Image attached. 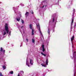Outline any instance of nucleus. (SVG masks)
<instances>
[{"instance_id":"obj_32","label":"nucleus","mask_w":76,"mask_h":76,"mask_svg":"<svg viewBox=\"0 0 76 76\" xmlns=\"http://www.w3.org/2000/svg\"><path fill=\"white\" fill-rule=\"evenodd\" d=\"M31 14H34V12H33V11H32V12H31Z\"/></svg>"},{"instance_id":"obj_24","label":"nucleus","mask_w":76,"mask_h":76,"mask_svg":"<svg viewBox=\"0 0 76 76\" xmlns=\"http://www.w3.org/2000/svg\"><path fill=\"white\" fill-rule=\"evenodd\" d=\"M0 76H3V75L1 73V72L0 73Z\"/></svg>"},{"instance_id":"obj_12","label":"nucleus","mask_w":76,"mask_h":76,"mask_svg":"<svg viewBox=\"0 0 76 76\" xmlns=\"http://www.w3.org/2000/svg\"><path fill=\"white\" fill-rule=\"evenodd\" d=\"M3 68L4 69V70H5L6 69V66H3Z\"/></svg>"},{"instance_id":"obj_13","label":"nucleus","mask_w":76,"mask_h":76,"mask_svg":"<svg viewBox=\"0 0 76 76\" xmlns=\"http://www.w3.org/2000/svg\"><path fill=\"white\" fill-rule=\"evenodd\" d=\"M29 28L31 29H32V24H30L29 25Z\"/></svg>"},{"instance_id":"obj_20","label":"nucleus","mask_w":76,"mask_h":76,"mask_svg":"<svg viewBox=\"0 0 76 76\" xmlns=\"http://www.w3.org/2000/svg\"><path fill=\"white\" fill-rule=\"evenodd\" d=\"M10 73L12 75H13V71H12L11 72H10Z\"/></svg>"},{"instance_id":"obj_2","label":"nucleus","mask_w":76,"mask_h":76,"mask_svg":"<svg viewBox=\"0 0 76 76\" xmlns=\"http://www.w3.org/2000/svg\"><path fill=\"white\" fill-rule=\"evenodd\" d=\"M74 58V63H76V51H74V53L73 52V57H72V59H73Z\"/></svg>"},{"instance_id":"obj_23","label":"nucleus","mask_w":76,"mask_h":76,"mask_svg":"<svg viewBox=\"0 0 76 76\" xmlns=\"http://www.w3.org/2000/svg\"><path fill=\"white\" fill-rule=\"evenodd\" d=\"M38 26L39 28V29H40V27L39 26V24H38Z\"/></svg>"},{"instance_id":"obj_1","label":"nucleus","mask_w":76,"mask_h":76,"mask_svg":"<svg viewBox=\"0 0 76 76\" xmlns=\"http://www.w3.org/2000/svg\"><path fill=\"white\" fill-rule=\"evenodd\" d=\"M5 29L6 31L7 34H8L9 33V27H8V25L7 24H6L5 26Z\"/></svg>"},{"instance_id":"obj_19","label":"nucleus","mask_w":76,"mask_h":76,"mask_svg":"<svg viewBox=\"0 0 76 76\" xmlns=\"http://www.w3.org/2000/svg\"><path fill=\"white\" fill-rule=\"evenodd\" d=\"M0 51L2 52L3 51V48H1V50H0Z\"/></svg>"},{"instance_id":"obj_10","label":"nucleus","mask_w":76,"mask_h":76,"mask_svg":"<svg viewBox=\"0 0 76 76\" xmlns=\"http://www.w3.org/2000/svg\"><path fill=\"white\" fill-rule=\"evenodd\" d=\"M41 54L43 56H45V57H46V55H45V54H44L43 53L41 52Z\"/></svg>"},{"instance_id":"obj_18","label":"nucleus","mask_w":76,"mask_h":76,"mask_svg":"<svg viewBox=\"0 0 76 76\" xmlns=\"http://www.w3.org/2000/svg\"><path fill=\"white\" fill-rule=\"evenodd\" d=\"M6 32L4 31V33L3 34V36H4V35H6Z\"/></svg>"},{"instance_id":"obj_14","label":"nucleus","mask_w":76,"mask_h":76,"mask_svg":"<svg viewBox=\"0 0 76 76\" xmlns=\"http://www.w3.org/2000/svg\"><path fill=\"white\" fill-rule=\"evenodd\" d=\"M26 64L27 66H28V67L30 66V65H29V64H28V62H27V61H26Z\"/></svg>"},{"instance_id":"obj_29","label":"nucleus","mask_w":76,"mask_h":76,"mask_svg":"<svg viewBox=\"0 0 76 76\" xmlns=\"http://www.w3.org/2000/svg\"><path fill=\"white\" fill-rule=\"evenodd\" d=\"M26 41H27V42H28V39H26Z\"/></svg>"},{"instance_id":"obj_16","label":"nucleus","mask_w":76,"mask_h":76,"mask_svg":"<svg viewBox=\"0 0 76 76\" xmlns=\"http://www.w3.org/2000/svg\"><path fill=\"white\" fill-rule=\"evenodd\" d=\"M41 65L42 66H43L44 67H46V65L42 64H41Z\"/></svg>"},{"instance_id":"obj_21","label":"nucleus","mask_w":76,"mask_h":76,"mask_svg":"<svg viewBox=\"0 0 76 76\" xmlns=\"http://www.w3.org/2000/svg\"><path fill=\"white\" fill-rule=\"evenodd\" d=\"M21 22L23 24H24V21L23 20H21Z\"/></svg>"},{"instance_id":"obj_25","label":"nucleus","mask_w":76,"mask_h":76,"mask_svg":"<svg viewBox=\"0 0 76 76\" xmlns=\"http://www.w3.org/2000/svg\"><path fill=\"white\" fill-rule=\"evenodd\" d=\"M42 51L43 52H44L45 51V48H43Z\"/></svg>"},{"instance_id":"obj_27","label":"nucleus","mask_w":76,"mask_h":76,"mask_svg":"<svg viewBox=\"0 0 76 76\" xmlns=\"http://www.w3.org/2000/svg\"><path fill=\"white\" fill-rule=\"evenodd\" d=\"M5 50H3V53H5Z\"/></svg>"},{"instance_id":"obj_26","label":"nucleus","mask_w":76,"mask_h":76,"mask_svg":"<svg viewBox=\"0 0 76 76\" xmlns=\"http://www.w3.org/2000/svg\"><path fill=\"white\" fill-rule=\"evenodd\" d=\"M42 48H44V45H42Z\"/></svg>"},{"instance_id":"obj_3","label":"nucleus","mask_w":76,"mask_h":76,"mask_svg":"<svg viewBox=\"0 0 76 76\" xmlns=\"http://www.w3.org/2000/svg\"><path fill=\"white\" fill-rule=\"evenodd\" d=\"M29 12H27L26 13L25 15H26V17H27L28 16V15H29Z\"/></svg>"},{"instance_id":"obj_33","label":"nucleus","mask_w":76,"mask_h":76,"mask_svg":"<svg viewBox=\"0 0 76 76\" xmlns=\"http://www.w3.org/2000/svg\"><path fill=\"white\" fill-rule=\"evenodd\" d=\"M18 76H20V74H18Z\"/></svg>"},{"instance_id":"obj_5","label":"nucleus","mask_w":76,"mask_h":76,"mask_svg":"<svg viewBox=\"0 0 76 76\" xmlns=\"http://www.w3.org/2000/svg\"><path fill=\"white\" fill-rule=\"evenodd\" d=\"M75 38V37L74 36H73L71 38V41L72 42H73V40L74 39V38Z\"/></svg>"},{"instance_id":"obj_30","label":"nucleus","mask_w":76,"mask_h":76,"mask_svg":"<svg viewBox=\"0 0 76 76\" xmlns=\"http://www.w3.org/2000/svg\"><path fill=\"white\" fill-rule=\"evenodd\" d=\"M53 22H54V18L53 19Z\"/></svg>"},{"instance_id":"obj_6","label":"nucleus","mask_w":76,"mask_h":76,"mask_svg":"<svg viewBox=\"0 0 76 76\" xmlns=\"http://www.w3.org/2000/svg\"><path fill=\"white\" fill-rule=\"evenodd\" d=\"M48 59H46V63L47 65H48Z\"/></svg>"},{"instance_id":"obj_15","label":"nucleus","mask_w":76,"mask_h":76,"mask_svg":"<svg viewBox=\"0 0 76 76\" xmlns=\"http://www.w3.org/2000/svg\"><path fill=\"white\" fill-rule=\"evenodd\" d=\"M31 62H32V59L30 60V64H31V65H33V63H31Z\"/></svg>"},{"instance_id":"obj_4","label":"nucleus","mask_w":76,"mask_h":76,"mask_svg":"<svg viewBox=\"0 0 76 76\" xmlns=\"http://www.w3.org/2000/svg\"><path fill=\"white\" fill-rule=\"evenodd\" d=\"M73 21H74V18H72V23H71V25H73Z\"/></svg>"},{"instance_id":"obj_28","label":"nucleus","mask_w":76,"mask_h":76,"mask_svg":"<svg viewBox=\"0 0 76 76\" xmlns=\"http://www.w3.org/2000/svg\"><path fill=\"white\" fill-rule=\"evenodd\" d=\"M23 26H22L20 28H21V29H22V28H23Z\"/></svg>"},{"instance_id":"obj_17","label":"nucleus","mask_w":76,"mask_h":76,"mask_svg":"<svg viewBox=\"0 0 76 76\" xmlns=\"http://www.w3.org/2000/svg\"><path fill=\"white\" fill-rule=\"evenodd\" d=\"M32 42L33 43H35V40H34V39H32Z\"/></svg>"},{"instance_id":"obj_7","label":"nucleus","mask_w":76,"mask_h":76,"mask_svg":"<svg viewBox=\"0 0 76 76\" xmlns=\"http://www.w3.org/2000/svg\"><path fill=\"white\" fill-rule=\"evenodd\" d=\"M17 20L18 21V22H19L20 21V17H19L18 18H16Z\"/></svg>"},{"instance_id":"obj_11","label":"nucleus","mask_w":76,"mask_h":76,"mask_svg":"<svg viewBox=\"0 0 76 76\" xmlns=\"http://www.w3.org/2000/svg\"><path fill=\"white\" fill-rule=\"evenodd\" d=\"M48 34H50V28H48Z\"/></svg>"},{"instance_id":"obj_37","label":"nucleus","mask_w":76,"mask_h":76,"mask_svg":"<svg viewBox=\"0 0 76 76\" xmlns=\"http://www.w3.org/2000/svg\"><path fill=\"white\" fill-rule=\"evenodd\" d=\"M44 63H45V62H44Z\"/></svg>"},{"instance_id":"obj_34","label":"nucleus","mask_w":76,"mask_h":76,"mask_svg":"<svg viewBox=\"0 0 76 76\" xmlns=\"http://www.w3.org/2000/svg\"><path fill=\"white\" fill-rule=\"evenodd\" d=\"M37 27L38 28V25L37 24L36 25Z\"/></svg>"},{"instance_id":"obj_36","label":"nucleus","mask_w":76,"mask_h":76,"mask_svg":"<svg viewBox=\"0 0 76 76\" xmlns=\"http://www.w3.org/2000/svg\"><path fill=\"white\" fill-rule=\"evenodd\" d=\"M9 34H10V32Z\"/></svg>"},{"instance_id":"obj_9","label":"nucleus","mask_w":76,"mask_h":76,"mask_svg":"<svg viewBox=\"0 0 76 76\" xmlns=\"http://www.w3.org/2000/svg\"><path fill=\"white\" fill-rule=\"evenodd\" d=\"M74 76H76V71H75V67H74Z\"/></svg>"},{"instance_id":"obj_8","label":"nucleus","mask_w":76,"mask_h":76,"mask_svg":"<svg viewBox=\"0 0 76 76\" xmlns=\"http://www.w3.org/2000/svg\"><path fill=\"white\" fill-rule=\"evenodd\" d=\"M32 35H33L34 34V28H32Z\"/></svg>"},{"instance_id":"obj_35","label":"nucleus","mask_w":76,"mask_h":76,"mask_svg":"<svg viewBox=\"0 0 76 76\" xmlns=\"http://www.w3.org/2000/svg\"><path fill=\"white\" fill-rule=\"evenodd\" d=\"M46 6H47V5L45 6V7H46Z\"/></svg>"},{"instance_id":"obj_31","label":"nucleus","mask_w":76,"mask_h":76,"mask_svg":"<svg viewBox=\"0 0 76 76\" xmlns=\"http://www.w3.org/2000/svg\"><path fill=\"white\" fill-rule=\"evenodd\" d=\"M44 6H45V5H43V6L42 7V8H43L44 7Z\"/></svg>"},{"instance_id":"obj_22","label":"nucleus","mask_w":76,"mask_h":76,"mask_svg":"<svg viewBox=\"0 0 76 76\" xmlns=\"http://www.w3.org/2000/svg\"><path fill=\"white\" fill-rule=\"evenodd\" d=\"M39 31H40V34H41V35H42V32H41V30H40V29H39Z\"/></svg>"}]
</instances>
